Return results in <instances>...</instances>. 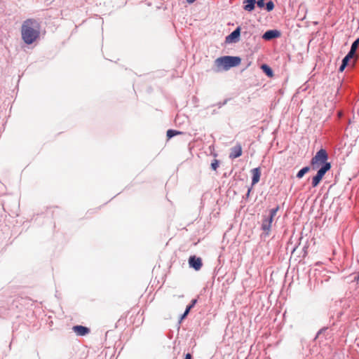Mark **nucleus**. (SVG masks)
Listing matches in <instances>:
<instances>
[{
	"mask_svg": "<svg viewBox=\"0 0 359 359\" xmlns=\"http://www.w3.org/2000/svg\"><path fill=\"white\" fill-rule=\"evenodd\" d=\"M39 24L33 19L26 20L21 28L22 39L27 44H32L39 36Z\"/></svg>",
	"mask_w": 359,
	"mask_h": 359,
	"instance_id": "1",
	"label": "nucleus"
},
{
	"mask_svg": "<svg viewBox=\"0 0 359 359\" xmlns=\"http://www.w3.org/2000/svg\"><path fill=\"white\" fill-rule=\"evenodd\" d=\"M241 59L236 56H223L217 58L215 60V69L216 72L222 70H228L231 67L238 66L241 64Z\"/></svg>",
	"mask_w": 359,
	"mask_h": 359,
	"instance_id": "2",
	"label": "nucleus"
},
{
	"mask_svg": "<svg viewBox=\"0 0 359 359\" xmlns=\"http://www.w3.org/2000/svg\"><path fill=\"white\" fill-rule=\"evenodd\" d=\"M328 155L325 149H320L316 155L311 158V166L313 170H316L319 167H323L327 163H330L327 162Z\"/></svg>",
	"mask_w": 359,
	"mask_h": 359,
	"instance_id": "3",
	"label": "nucleus"
},
{
	"mask_svg": "<svg viewBox=\"0 0 359 359\" xmlns=\"http://www.w3.org/2000/svg\"><path fill=\"white\" fill-rule=\"evenodd\" d=\"M279 207L277 206L276 208H273L270 210L269 215L266 217L262 224V229L266 233V234L269 235L271 228V224L273 220V217L276 216Z\"/></svg>",
	"mask_w": 359,
	"mask_h": 359,
	"instance_id": "4",
	"label": "nucleus"
},
{
	"mask_svg": "<svg viewBox=\"0 0 359 359\" xmlns=\"http://www.w3.org/2000/svg\"><path fill=\"white\" fill-rule=\"evenodd\" d=\"M331 168V164L327 163L324 166L321 167L316 176H314L312 179V187H317L320 182L322 180L323 177H324L325 174L330 170Z\"/></svg>",
	"mask_w": 359,
	"mask_h": 359,
	"instance_id": "5",
	"label": "nucleus"
},
{
	"mask_svg": "<svg viewBox=\"0 0 359 359\" xmlns=\"http://www.w3.org/2000/svg\"><path fill=\"white\" fill-rule=\"evenodd\" d=\"M189 264L190 267L194 268L196 271H198L203 266L202 259L196 256H191L189 259Z\"/></svg>",
	"mask_w": 359,
	"mask_h": 359,
	"instance_id": "6",
	"label": "nucleus"
},
{
	"mask_svg": "<svg viewBox=\"0 0 359 359\" xmlns=\"http://www.w3.org/2000/svg\"><path fill=\"white\" fill-rule=\"evenodd\" d=\"M242 153L243 150L241 145L240 144H237L235 147L231 149L229 158L231 159L236 158L240 157L242 155Z\"/></svg>",
	"mask_w": 359,
	"mask_h": 359,
	"instance_id": "7",
	"label": "nucleus"
},
{
	"mask_svg": "<svg viewBox=\"0 0 359 359\" xmlns=\"http://www.w3.org/2000/svg\"><path fill=\"white\" fill-rule=\"evenodd\" d=\"M72 330L78 336H85L90 332V329L83 325H75Z\"/></svg>",
	"mask_w": 359,
	"mask_h": 359,
	"instance_id": "8",
	"label": "nucleus"
},
{
	"mask_svg": "<svg viewBox=\"0 0 359 359\" xmlns=\"http://www.w3.org/2000/svg\"><path fill=\"white\" fill-rule=\"evenodd\" d=\"M280 35V33L278 30H269L266 31L264 35L262 36V38L265 40H271L274 38L279 37Z\"/></svg>",
	"mask_w": 359,
	"mask_h": 359,
	"instance_id": "9",
	"label": "nucleus"
},
{
	"mask_svg": "<svg viewBox=\"0 0 359 359\" xmlns=\"http://www.w3.org/2000/svg\"><path fill=\"white\" fill-rule=\"evenodd\" d=\"M251 173L252 175V185H255L259 182L261 176V169L260 168H255L251 170Z\"/></svg>",
	"mask_w": 359,
	"mask_h": 359,
	"instance_id": "10",
	"label": "nucleus"
},
{
	"mask_svg": "<svg viewBox=\"0 0 359 359\" xmlns=\"http://www.w3.org/2000/svg\"><path fill=\"white\" fill-rule=\"evenodd\" d=\"M241 34L240 27H237L233 32H231L227 37L226 41L233 42L236 41V39H238Z\"/></svg>",
	"mask_w": 359,
	"mask_h": 359,
	"instance_id": "11",
	"label": "nucleus"
},
{
	"mask_svg": "<svg viewBox=\"0 0 359 359\" xmlns=\"http://www.w3.org/2000/svg\"><path fill=\"white\" fill-rule=\"evenodd\" d=\"M244 9L247 11H252L255 8V5L257 4L255 0H245L244 2Z\"/></svg>",
	"mask_w": 359,
	"mask_h": 359,
	"instance_id": "12",
	"label": "nucleus"
},
{
	"mask_svg": "<svg viewBox=\"0 0 359 359\" xmlns=\"http://www.w3.org/2000/svg\"><path fill=\"white\" fill-rule=\"evenodd\" d=\"M261 68L268 76L272 77L273 76L272 69L268 65H262Z\"/></svg>",
	"mask_w": 359,
	"mask_h": 359,
	"instance_id": "13",
	"label": "nucleus"
},
{
	"mask_svg": "<svg viewBox=\"0 0 359 359\" xmlns=\"http://www.w3.org/2000/svg\"><path fill=\"white\" fill-rule=\"evenodd\" d=\"M310 170V167L306 166L301 169L297 174V177L301 179L303 176Z\"/></svg>",
	"mask_w": 359,
	"mask_h": 359,
	"instance_id": "14",
	"label": "nucleus"
},
{
	"mask_svg": "<svg viewBox=\"0 0 359 359\" xmlns=\"http://www.w3.org/2000/svg\"><path fill=\"white\" fill-rule=\"evenodd\" d=\"M359 45V38L357 39L351 45V48L349 52H351V54H355L356 49Z\"/></svg>",
	"mask_w": 359,
	"mask_h": 359,
	"instance_id": "15",
	"label": "nucleus"
},
{
	"mask_svg": "<svg viewBox=\"0 0 359 359\" xmlns=\"http://www.w3.org/2000/svg\"><path fill=\"white\" fill-rule=\"evenodd\" d=\"M182 133L177 130H168L167 131V137L168 139H170L171 137H174L175 135H180Z\"/></svg>",
	"mask_w": 359,
	"mask_h": 359,
	"instance_id": "16",
	"label": "nucleus"
},
{
	"mask_svg": "<svg viewBox=\"0 0 359 359\" xmlns=\"http://www.w3.org/2000/svg\"><path fill=\"white\" fill-rule=\"evenodd\" d=\"M353 55L354 54H351V52H349L343 59L342 62H344V64L348 65L349 60L351 59L353 57Z\"/></svg>",
	"mask_w": 359,
	"mask_h": 359,
	"instance_id": "17",
	"label": "nucleus"
},
{
	"mask_svg": "<svg viewBox=\"0 0 359 359\" xmlns=\"http://www.w3.org/2000/svg\"><path fill=\"white\" fill-rule=\"evenodd\" d=\"M219 166V161L217 159H214L211 163V168L216 170Z\"/></svg>",
	"mask_w": 359,
	"mask_h": 359,
	"instance_id": "18",
	"label": "nucleus"
},
{
	"mask_svg": "<svg viewBox=\"0 0 359 359\" xmlns=\"http://www.w3.org/2000/svg\"><path fill=\"white\" fill-rule=\"evenodd\" d=\"M266 8L268 11H272L274 8V4L273 1H269V2H267Z\"/></svg>",
	"mask_w": 359,
	"mask_h": 359,
	"instance_id": "19",
	"label": "nucleus"
},
{
	"mask_svg": "<svg viewBox=\"0 0 359 359\" xmlns=\"http://www.w3.org/2000/svg\"><path fill=\"white\" fill-rule=\"evenodd\" d=\"M258 7L263 8L264 6V0H255Z\"/></svg>",
	"mask_w": 359,
	"mask_h": 359,
	"instance_id": "20",
	"label": "nucleus"
},
{
	"mask_svg": "<svg viewBox=\"0 0 359 359\" xmlns=\"http://www.w3.org/2000/svg\"><path fill=\"white\" fill-rule=\"evenodd\" d=\"M346 66H347V65H346V64H344V62H342L341 65L340 66V67H339V71L340 72H342L344 70V69H345V67H346Z\"/></svg>",
	"mask_w": 359,
	"mask_h": 359,
	"instance_id": "21",
	"label": "nucleus"
},
{
	"mask_svg": "<svg viewBox=\"0 0 359 359\" xmlns=\"http://www.w3.org/2000/svg\"><path fill=\"white\" fill-rule=\"evenodd\" d=\"M196 302H197V300H196V299H193V300L191 301V304H190V305H189V306H191V308L192 309V308L194 306V305L196 304Z\"/></svg>",
	"mask_w": 359,
	"mask_h": 359,
	"instance_id": "22",
	"label": "nucleus"
},
{
	"mask_svg": "<svg viewBox=\"0 0 359 359\" xmlns=\"http://www.w3.org/2000/svg\"><path fill=\"white\" fill-rule=\"evenodd\" d=\"M191 309V306H187V308H186V310H185V315H188L190 310Z\"/></svg>",
	"mask_w": 359,
	"mask_h": 359,
	"instance_id": "23",
	"label": "nucleus"
},
{
	"mask_svg": "<svg viewBox=\"0 0 359 359\" xmlns=\"http://www.w3.org/2000/svg\"><path fill=\"white\" fill-rule=\"evenodd\" d=\"M192 356L190 353H187L184 359H191Z\"/></svg>",
	"mask_w": 359,
	"mask_h": 359,
	"instance_id": "24",
	"label": "nucleus"
},
{
	"mask_svg": "<svg viewBox=\"0 0 359 359\" xmlns=\"http://www.w3.org/2000/svg\"><path fill=\"white\" fill-rule=\"evenodd\" d=\"M187 315H185V312L181 316V320H183Z\"/></svg>",
	"mask_w": 359,
	"mask_h": 359,
	"instance_id": "25",
	"label": "nucleus"
},
{
	"mask_svg": "<svg viewBox=\"0 0 359 359\" xmlns=\"http://www.w3.org/2000/svg\"><path fill=\"white\" fill-rule=\"evenodd\" d=\"M196 0H187V1L189 3V4H192Z\"/></svg>",
	"mask_w": 359,
	"mask_h": 359,
	"instance_id": "26",
	"label": "nucleus"
},
{
	"mask_svg": "<svg viewBox=\"0 0 359 359\" xmlns=\"http://www.w3.org/2000/svg\"><path fill=\"white\" fill-rule=\"evenodd\" d=\"M355 280H359V275L355 278Z\"/></svg>",
	"mask_w": 359,
	"mask_h": 359,
	"instance_id": "27",
	"label": "nucleus"
}]
</instances>
